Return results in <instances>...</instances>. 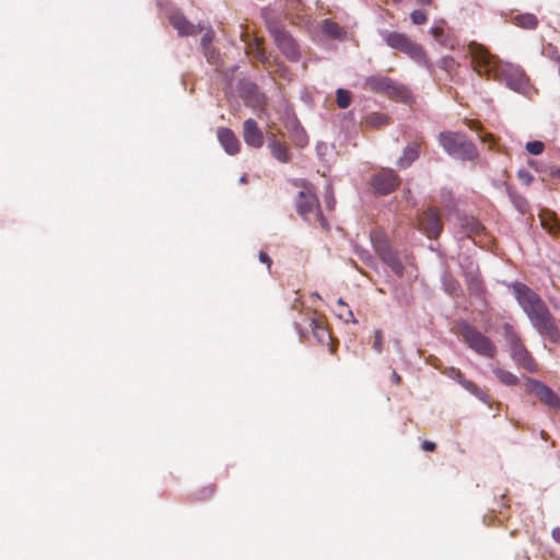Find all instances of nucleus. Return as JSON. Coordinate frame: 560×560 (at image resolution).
Segmentation results:
<instances>
[{
    "instance_id": "nucleus-1",
    "label": "nucleus",
    "mask_w": 560,
    "mask_h": 560,
    "mask_svg": "<svg viewBox=\"0 0 560 560\" xmlns=\"http://www.w3.org/2000/svg\"><path fill=\"white\" fill-rule=\"evenodd\" d=\"M471 58L472 69L487 79H493L505 84L510 90L527 95L532 89L529 78L524 70L515 65L501 62L488 49L475 42L467 47Z\"/></svg>"
},
{
    "instance_id": "nucleus-2",
    "label": "nucleus",
    "mask_w": 560,
    "mask_h": 560,
    "mask_svg": "<svg viewBox=\"0 0 560 560\" xmlns=\"http://www.w3.org/2000/svg\"><path fill=\"white\" fill-rule=\"evenodd\" d=\"M513 292L537 332L549 342L559 343L560 330L545 301L524 283L513 284Z\"/></svg>"
},
{
    "instance_id": "nucleus-3",
    "label": "nucleus",
    "mask_w": 560,
    "mask_h": 560,
    "mask_svg": "<svg viewBox=\"0 0 560 560\" xmlns=\"http://www.w3.org/2000/svg\"><path fill=\"white\" fill-rule=\"evenodd\" d=\"M439 143L452 158L463 162H474L479 159V151L476 144L463 132L441 131Z\"/></svg>"
},
{
    "instance_id": "nucleus-4",
    "label": "nucleus",
    "mask_w": 560,
    "mask_h": 560,
    "mask_svg": "<svg viewBox=\"0 0 560 560\" xmlns=\"http://www.w3.org/2000/svg\"><path fill=\"white\" fill-rule=\"evenodd\" d=\"M503 337L509 347L512 360L517 366L527 372L535 373L538 371V364L523 343L520 334L513 325L505 323L503 325Z\"/></svg>"
},
{
    "instance_id": "nucleus-5",
    "label": "nucleus",
    "mask_w": 560,
    "mask_h": 560,
    "mask_svg": "<svg viewBox=\"0 0 560 560\" xmlns=\"http://www.w3.org/2000/svg\"><path fill=\"white\" fill-rule=\"evenodd\" d=\"M298 213L310 223H318L322 229L328 230L329 224L319 210V202L314 187L307 184L302 185L295 199Z\"/></svg>"
},
{
    "instance_id": "nucleus-6",
    "label": "nucleus",
    "mask_w": 560,
    "mask_h": 560,
    "mask_svg": "<svg viewBox=\"0 0 560 560\" xmlns=\"http://www.w3.org/2000/svg\"><path fill=\"white\" fill-rule=\"evenodd\" d=\"M385 42L390 48L406 54L417 63L425 67L429 71H433V65L423 47L413 42L408 35L398 32H389L385 36Z\"/></svg>"
},
{
    "instance_id": "nucleus-7",
    "label": "nucleus",
    "mask_w": 560,
    "mask_h": 560,
    "mask_svg": "<svg viewBox=\"0 0 560 560\" xmlns=\"http://www.w3.org/2000/svg\"><path fill=\"white\" fill-rule=\"evenodd\" d=\"M305 322L306 327H303L300 323H295V328L300 337H307L308 330H311L318 343L329 347L330 352H334L336 342L332 340L331 334L327 328L325 316L316 311L310 310L305 316Z\"/></svg>"
},
{
    "instance_id": "nucleus-8",
    "label": "nucleus",
    "mask_w": 560,
    "mask_h": 560,
    "mask_svg": "<svg viewBox=\"0 0 560 560\" xmlns=\"http://www.w3.org/2000/svg\"><path fill=\"white\" fill-rule=\"evenodd\" d=\"M458 331L465 343L476 353L486 358H494L497 354L495 343L475 326L468 323H460Z\"/></svg>"
},
{
    "instance_id": "nucleus-9",
    "label": "nucleus",
    "mask_w": 560,
    "mask_h": 560,
    "mask_svg": "<svg viewBox=\"0 0 560 560\" xmlns=\"http://www.w3.org/2000/svg\"><path fill=\"white\" fill-rule=\"evenodd\" d=\"M269 32L273 37L277 47L291 61H299L301 54L295 39L280 25L276 23L268 24Z\"/></svg>"
},
{
    "instance_id": "nucleus-10",
    "label": "nucleus",
    "mask_w": 560,
    "mask_h": 560,
    "mask_svg": "<svg viewBox=\"0 0 560 560\" xmlns=\"http://www.w3.org/2000/svg\"><path fill=\"white\" fill-rule=\"evenodd\" d=\"M365 85L373 92L384 93L388 96L404 97L406 94V89L402 85L383 75L369 77L365 81Z\"/></svg>"
},
{
    "instance_id": "nucleus-11",
    "label": "nucleus",
    "mask_w": 560,
    "mask_h": 560,
    "mask_svg": "<svg viewBox=\"0 0 560 560\" xmlns=\"http://www.w3.org/2000/svg\"><path fill=\"white\" fill-rule=\"evenodd\" d=\"M370 184L375 194L386 196L399 185V177L395 171L385 168L374 174Z\"/></svg>"
},
{
    "instance_id": "nucleus-12",
    "label": "nucleus",
    "mask_w": 560,
    "mask_h": 560,
    "mask_svg": "<svg viewBox=\"0 0 560 560\" xmlns=\"http://www.w3.org/2000/svg\"><path fill=\"white\" fill-rule=\"evenodd\" d=\"M419 229L429 238H438L443 230L440 212L435 208L423 211L418 220Z\"/></svg>"
},
{
    "instance_id": "nucleus-13",
    "label": "nucleus",
    "mask_w": 560,
    "mask_h": 560,
    "mask_svg": "<svg viewBox=\"0 0 560 560\" xmlns=\"http://www.w3.org/2000/svg\"><path fill=\"white\" fill-rule=\"evenodd\" d=\"M525 385H526V389L528 392L535 393L536 396L539 398V400L542 404H545L548 407L553 408V409H557L560 407L559 397L556 395V393L550 387H548L544 383H541L537 380H534V378H528L526 381Z\"/></svg>"
},
{
    "instance_id": "nucleus-14",
    "label": "nucleus",
    "mask_w": 560,
    "mask_h": 560,
    "mask_svg": "<svg viewBox=\"0 0 560 560\" xmlns=\"http://www.w3.org/2000/svg\"><path fill=\"white\" fill-rule=\"evenodd\" d=\"M443 373L452 378V380H455L458 384H460L467 392H469L470 394H472L475 397H477L478 399H480L481 401L483 402H488L489 401V395L487 394V392H485L482 388H480L476 383L467 380L463 373L460 372L459 369L457 368H454V366H450V368H446Z\"/></svg>"
},
{
    "instance_id": "nucleus-15",
    "label": "nucleus",
    "mask_w": 560,
    "mask_h": 560,
    "mask_svg": "<svg viewBox=\"0 0 560 560\" xmlns=\"http://www.w3.org/2000/svg\"><path fill=\"white\" fill-rule=\"evenodd\" d=\"M243 139L247 145L256 149L264 145L262 131L253 118H248L243 122Z\"/></svg>"
},
{
    "instance_id": "nucleus-16",
    "label": "nucleus",
    "mask_w": 560,
    "mask_h": 560,
    "mask_svg": "<svg viewBox=\"0 0 560 560\" xmlns=\"http://www.w3.org/2000/svg\"><path fill=\"white\" fill-rule=\"evenodd\" d=\"M170 23L177 30L179 35L189 36L201 32V28L191 24L182 13L173 12L168 16Z\"/></svg>"
},
{
    "instance_id": "nucleus-17",
    "label": "nucleus",
    "mask_w": 560,
    "mask_h": 560,
    "mask_svg": "<svg viewBox=\"0 0 560 560\" xmlns=\"http://www.w3.org/2000/svg\"><path fill=\"white\" fill-rule=\"evenodd\" d=\"M217 135L221 145L228 154L234 155L238 153L241 144L231 129L221 127L218 129Z\"/></svg>"
},
{
    "instance_id": "nucleus-18",
    "label": "nucleus",
    "mask_w": 560,
    "mask_h": 560,
    "mask_svg": "<svg viewBox=\"0 0 560 560\" xmlns=\"http://www.w3.org/2000/svg\"><path fill=\"white\" fill-rule=\"evenodd\" d=\"M268 148L270 149L271 155L280 163H288L290 161V152L289 147L276 139V137L272 135L269 137L268 141Z\"/></svg>"
},
{
    "instance_id": "nucleus-19",
    "label": "nucleus",
    "mask_w": 560,
    "mask_h": 560,
    "mask_svg": "<svg viewBox=\"0 0 560 560\" xmlns=\"http://www.w3.org/2000/svg\"><path fill=\"white\" fill-rule=\"evenodd\" d=\"M420 147L421 143L418 141L409 143L402 151V155L398 160V166L399 167H408L411 165L412 162H415L420 154Z\"/></svg>"
},
{
    "instance_id": "nucleus-20",
    "label": "nucleus",
    "mask_w": 560,
    "mask_h": 560,
    "mask_svg": "<svg viewBox=\"0 0 560 560\" xmlns=\"http://www.w3.org/2000/svg\"><path fill=\"white\" fill-rule=\"evenodd\" d=\"M371 242L377 255L380 257L393 252L388 238L382 232H373L371 234Z\"/></svg>"
},
{
    "instance_id": "nucleus-21",
    "label": "nucleus",
    "mask_w": 560,
    "mask_h": 560,
    "mask_svg": "<svg viewBox=\"0 0 560 560\" xmlns=\"http://www.w3.org/2000/svg\"><path fill=\"white\" fill-rule=\"evenodd\" d=\"M512 23L525 30H535L538 26V19L535 14L522 13L514 15Z\"/></svg>"
},
{
    "instance_id": "nucleus-22",
    "label": "nucleus",
    "mask_w": 560,
    "mask_h": 560,
    "mask_svg": "<svg viewBox=\"0 0 560 560\" xmlns=\"http://www.w3.org/2000/svg\"><path fill=\"white\" fill-rule=\"evenodd\" d=\"M381 259L392 269L396 276L402 277L405 268L398 255L394 250L385 254L381 257Z\"/></svg>"
},
{
    "instance_id": "nucleus-23",
    "label": "nucleus",
    "mask_w": 560,
    "mask_h": 560,
    "mask_svg": "<svg viewBox=\"0 0 560 560\" xmlns=\"http://www.w3.org/2000/svg\"><path fill=\"white\" fill-rule=\"evenodd\" d=\"M492 372L495 375V377L506 386H513L518 383V377L508 370L494 366L492 369Z\"/></svg>"
},
{
    "instance_id": "nucleus-24",
    "label": "nucleus",
    "mask_w": 560,
    "mask_h": 560,
    "mask_svg": "<svg viewBox=\"0 0 560 560\" xmlns=\"http://www.w3.org/2000/svg\"><path fill=\"white\" fill-rule=\"evenodd\" d=\"M323 31L326 35L332 38H341L345 35L343 28L331 20H324Z\"/></svg>"
},
{
    "instance_id": "nucleus-25",
    "label": "nucleus",
    "mask_w": 560,
    "mask_h": 560,
    "mask_svg": "<svg viewBox=\"0 0 560 560\" xmlns=\"http://www.w3.org/2000/svg\"><path fill=\"white\" fill-rule=\"evenodd\" d=\"M541 225L552 234H556L560 231V225L558 220L555 218V214L551 212H547L540 214Z\"/></svg>"
},
{
    "instance_id": "nucleus-26",
    "label": "nucleus",
    "mask_w": 560,
    "mask_h": 560,
    "mask_svg": "<svg viewBox=\"0 0 560 560\" xmlns=\"http://www.w3.org/2000/svg\"><path fill=\"white\" fill-rule=\"evenodd\" d=\"M389 119L385 114L371 113L365 116V124L372 128H381L388 125Z\"/></svg>"
},
{
    "instance_id": "nucleus-27",
    "label": "nucleus",
    "mask_w": 560,
    "mask_h": 560,
    "mask_svg": "<svg viewBox=\"0 0 560 560\" xmlns=\"http://www.w3.org/2000/svg\"><path fill=\"white\" fill-rule=\"evenodd\" d=\"M214 39V33L213 31L206 32L201 37V47L203 50L205 56L208 58V60L213 58L214 50L211 49V44Z\"/></svg>"
},
{
    "instance_id": "nucleus-28",
    "label": "nucleus",
    "mask_w": 560,
    "mask_h": 560,
    "mask_svg": "<svg viewBox=\"0 0 560 560\" xmlns=\"http://www.w3.org/2000/svg\"><path fill=\"white\" fill-rule=\"evenodd\" d=\"M336 102L339 108H348L351 104V93L348 90L338 89L336 92Z\"/></svg>"
},
{
    "instance_id": "nucleus-29",
    "label": "nucleus",
    "mask_w": 560,
    "mask_h": 560,
    "mask_svg": "<svg viewBox=\"0 0 560 560\" xmlns=\"http://www.w3.org/2000/svg\"><path fill=\"white\" fill-rule=\"evenodd\" d=\"M337 306L338 308H346V313L338 312V317L340 319H342L346 323H357L353 312L349 308L348 304L342 299H339L337 301Z\"/></svg>"
},
{
    "instance_id": "nucleus-30",
    "label": "nucleus",
    "mask_w": 560,
    "mask_h": 560,
    "mask_svg": "<svg viewBox=\"0 0 560 560\" xmlns=\"http://www.w3.org/2000/svg\"><path fill=\"white\" fill-rule=\"evenodd\" d=\"M249 52L257 59L259 60L260 62L262 63H266L268 58L265 54V50H264V47H262V44L258 40H256L255 43L250 44L249 47Z\"/></svg>"
},
{
    "instance_id": "nucleus-31",
    "label": "nucleus",
    "mask_w": 560,
    "mask_h": 560,
    "mask_svg": "<svg viewBox=\"0 0 560 560\" xmlns=\"http://www.w3.org/2000/svg\"><path fill=\"white\" fill-rule=\"evenodd\" d=\"M510 197L520 212L525 213L528 211L529 205L526 199L512 192H510Z\"/></svg>"
},
{
    "instance_id": "nucleus-32",
    "label": "nucleus",
    "mask_w": 560,
    "mask_h": 560,
    "mask_svg": "<svg viewBox=\"0 0 560 560\" xmlns=\"http://www.w3.org/2000/svg\"><path fill=\"white\" fill-rule=\"evenodd\" d=\"M457 67H458V63L451 56L443 57L440 61V68L445 70L448 73H452Z\"/></svg>"
},
{
    "instance_id": "nucleus-33",
    "label": "nucleus",
    "mask_w": 560,
    "mask_h": 560,
    "mask_svg": "<svg viewBox=\"0 0 560 560\" xmlns=\"http://www.w3.org/2000/svg\"><path fill=\"white\" fill-rule=\"evenodd\" d=\"M526 150L533 155H539L545 150V144L541 141H529L526 143Z\"/></svg>"
},
{
    "instance_id": "nucleus-34",
    "label": "nucleus",
    "mask_w": 560,
    "mask_h": 560,
    "mask_svg": "<svg viewBox=\"0 0 560 560\" xmlns=\"http://www.w3.org/2000/svg\"><path fill=\"white\" fill-rule=\"evenodd\" d=\"M410 19H411L413 24L422 25V24H424L427 22L428 16H427L424 11L415 10L413 12H411Z\"/></svg>"
},
{
    "instance_id": "nucleus-35",
    "label": "nucleus",
    "mask_w": 560,
    "mask_h": 560,
    "mask_svg": "<svg viewBox=\"0 0 560 560\" xmlns=\"http://www.w3.org/2000/svg\"><path fill=\"white\" fill-rule=\"evenodd\" d=\"M372 348L377 353L383 351V332L380 329L374 330V341Z\"/></svg>"
},
{
    "instance_id": "nucleus-36",
    "label": "nucleus",
    "mask_w": 560,
    "mask_h": 560,
    "mask_svg": "<svg viewBox=\"0 0 560 560\" xmlns=\"http://www.w3.org/2000/svg\"><path fill=\"white\" fill-rule=\"evenodd\" d=\"M214 492H215V486L209 485V486H206L202 489H200V491L197 493V498L199 500H206V499L211 498Z\"/></svg>"
},
{
    "instance_id": "nucleus-37",
    "label": "nucleus",
    "mask_w": 560,
    "mask_h": 560,
    "mask_svg": "<svg viewBox=\"0 0 560 560\" xmlns=\"http://www.w3.org/2000/svg\"><path fill=\"white\" fill-rule=\"evenodd\" d=\"M517 177L526 186H529L534 179L533 175L527 170H520L517 172Z\"/></svg>"
},
{
    "instance_id": "nucleus-38",
    "label": "nucleus",
    "mask_w": 560,
    "mask_h": 560,
    "mask_svg": "<svg viewBox=\"0 0 560 560\" xmlns=\"http://www.w3.org/2000/svg\"><path fill=\"white\" fill-rule=\"evenodd\" d=\"M468 226L470 231L475 234H479L483 230L482 224L474 218L470 219V223H468Z\"/></svg>"
},
{
    "instance_id": "nucleus-39",
    "label": "nucleus",
    "mask_w": 560,
    "mask_h": 560,
    "mask_svg": "<svg viewBox=\"0 0 560 560\" xmlns=\"http://www.w3.org/2000/svg\"><path fill=\"white\" fill-rule=\"evenodd\" d=\"M470 290H474L476 293H480L482 291L481 281L478 278H474L469 285Z\"/></svg>"
},
{
    "instance_id": "nucleus-40",
    "label": "nucleus",
    "mask_w": 560,
    "mask_h": 560,
    "mask_svg": "<svg viewBox=\"0 0 560 560\" xmlns=\"http://www.w3.org/2000/svg\"><path fill=\"white\" fill-rule=\"evenodd\" d=\"M259 260L262 264H266L267 268L270 269L272 260H271V258L269 257V255L266 252H260L259 253Z\"/></svg>"
},
{
    "instance_id": "nucleus-41",
    "label": "nucleus",
    "mask_w": 560,
    "mask_h": 560,
    "mask_svg": "<svg viewBox=\"0 0 560 560\" xmlns=\"http://www.w3.org/2000/svg\"><path fill=\"white\" fill-rule=\"evenodd\" d=\"M422 448L427 452H433L436 448V444L431 441H424L422 443Z\"/></svg>"
},
{
    "instance_id": "nucleus-42",
    "label": "nucleus",
    "mask_w": 560,
    "mask_h": 560,
    "mask_svg": "<svg viewBox=\"0 0 560 560\" xmlns=\"http://www.w3.org/2000/svg\"><path fill=\"white\" fill-rule=\"evenodd\" d=\"M480 140L482 142H488L490 143V147L494 143V137L492 133H485V135H480Z\"/></svg>"
},
{
    "instance_id": "nucleus-43",
    "label": "nucleus",
    "mask_w": 560,
    "mask_h": 560,
    "mask_svg": "<svg viewBox=\"0 0 560 560\" xmlns=\"http://www.w3.org/2000/svg\"><path fill=\"white\" fill-rule=\"evenodd\" d=\"M390 380L396 385L401 383V376L395 370L392 371Z\"/></svg>"
},
{
    "instance_id": "nucleus-44",
    "label": "nucleus",
    "mask_w": 560,
    "mask_h": 560,
    "mask_svg": "<svg viewBox=\"0 0 560 560\" xmlns=\"http://www.w3.org/2000/svg\"><path fill=\"white\" fill-rule=\"evenodd\" d=\"M431 33H432V35H433V37H434L435 39H439V38H440V36L443 34V30H442V28H440V27H433V28L431 30Z\"/></svg>"
},
{
    "instance_id": "nucleus-45",
    "label": "nucleus",
    "mask_w": 560,
    "mask_h": 560,
    "mask_svg": "<svg viewBox=\"0 0 560 560\" xmlns=\"http://www.w3.org/2000/svg\"><path fill=\"white\" fill-rule=\"evenodd\" d=\"M553 539L560 544V527H557L552 530Z\"/></svg>"
},
{
    "instance_id": "nucleus-46",
    "label": "nucleus",
    "mask_w": 560,
    "mask_h": 560,
    "mask_svg": "<svg viewBox=\"0 0 560 560\" xmlns=\"http://www.w3.org/2000/svg\"><path fill=\"white\" fill-rule=\"evenodd\" d=\"M396 3H399L401 0H393ZM418 4L421 5H429L431 4L432 0H416Z\"/></svg>"
},
{
    "instance_id": "nucleus-47",
    "label": "nucleus",
    "mask_w": 560,
    "mask_h": 560,
    "mask_svg": "<svg viewBox=\"0 0 560 560\" xmlns=\"http://www.w3.org/2000/svg\"><path fill=\"white\" fill-rule=\"evenodd\" d=\"M468 126H469L470 129L481 130V127L476 121H470Z\"/></svg>"
},
{
    "instance_id": "nucleus-48",
    "label": "nucleus",
    "mask_w": 560,
    "mask_h": 560,
    "mask_svg": "<svg viewBox=\"0 0 560 560\" xmlns=\"http://www.w3.org/2000/svg\"><path fill=\"white\" fill-rule=\"evenodd\" d=\"M300 305H302V303L300 302V299L296 298L292 305V308L300 311V308H299Z\"/></svg>"
},
{
    "instance_id": "nucleus-49",
    "label": "nucleus",
    "mask_w": 560,
    "mask_h": 560,
    "mask_svg": "<svg viewBox=\"0 0 560 560\" xmlns=\"http://www.w3.org/2000/svg\"><path fill=\"white\" fill-rule=\"evenodd\" d=\"M334 202H335V201H334V198H332V197H328V198H327V207H328L329 209H332V208H334Z\"/></svg>"
},
{
    "instance_id": "nucleus-50",
    "label": "nucleus",
    "mask_w": 560,
    "mask_h": 560,
    "mask_svg": "<svg viewBox=\"0 0 560 560\" xmlns=\"http://www.w3.org/2000/svg\"><path fill=\"white\" fill-rule=\"evenodd\" d=\"M240 182H241V183H247V177H246L245 175H244V176H242V177H241V179H240Z\"/></svg>"
},
{
    "instance_id": "nucleus-51",
    "label": "nucleus",
    "mask_w": 560,
    "mask_h": 560,
    "mask_svg": "<svg viewBox=\"0 0 560 560\" xmlns=\"http://www.w3.org/2000/svg\"><path fill=\"white\" fill-rule=\"evenodd\" d=\"M312 295H313L314 298L320 299V296H319V294H318L317 292H314Z\"/></svg>"
},
{
    "instance_id": "nucleus-52",
    "label": "nucleus",
    "mask_w": 560,
    "mask_h": 560,
    "mask_svg": "<svg viewBox=\"0 0 560 560\" xmlns=\"http://www.w3.org/2000/svg\"><path fill=\"white\" fill-rule=\"evenodd\" d=\"M338 312L346 313V308H338V310H337V313H338Z\"/></svg>"
},
{
    "instance_id": "nucleus-53",
    "label": "nucleus",
    "mask_w": 560,
    "mask_h": 560,
    "mask_svg": "<svg viewBox=\"0 0 560 560\" xmlns=\"http://www.w3.org/2000/svg\"><path fill=\"white\" fill-rule=\"evenodd\" d=\"M559 177H560V171H559Z\"/></svg>"
}]
</instances>
